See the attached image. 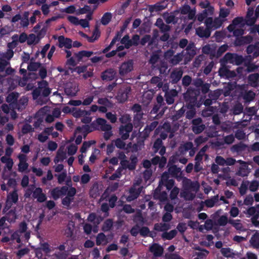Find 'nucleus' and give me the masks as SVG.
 Instances as JSON below:
<instances>
[{"label":"nucleus","mask_w":259,"mask_h":259,"mask_svg":"<svg viewBox=\"0 0 259 259\" xmlns=\"http://www.w3.org/2000/svg\"><path fill=\"white\" fill-rule=\"evenodd\" d=\"M200 95L199 90L189 88L184 94V99L186 106L190 107H200L202 103L198 101V97Z\"/></svg>","instance_id":"f257e3e1"},{"label":"nucleus","mask_w":259,"mask_h":259,"mask_svg":"<svg viewBox=\"0 0 259 259\" xmlns=\"http://www.w3.org/2000/svg\"><path fill=\"white\" fill-rule=\"evenodd\" d=\"M222 60L226 63H230L238 66L244 62L245 59L242 55L237 53L228 52L225 55Z\"/></svg>","instance_id":"f03ea898"},{"label":"nucleus","mask_w":259,"mask_h":259,"mask_svg":"<svg viewBox=\"0 0 259 259\" xmlns=\"http://www.w3.org/2000/svg\"><path fill=\"white\" fill-rule=\"evenodd\" d=\"M91 127L92 132L100 129L102 131H110L112 129V126L110 124L107 123V121L103 118H97L95 120L92 122L89 125Z\"/></svg>","instance_id":"7ed1b4c3"},{"label":"nucleus","mask_w":259,"mask_h":259,"mask_svg":"<svg viewBox=\"0 0 259 259\" xmlns=\"http://www.w3.org/2000/svg\"><path fill=\"white\" fill-rule=\"evenodd\" d=\"M19 200V196L17 190L15 188L14 190L9 193L7 196V199L6 201V206L3 210L5 211L6 210H8L11 208L13 204L17 203Z\"/></svg>","instance_id":"20e7f679"},{"label":"nucleus","mask_w":259,"mask_h":259,"mask_svg":"<svg viewBox=\"0 0 259 259\" xmlns=\"http://www.w3.org/2000/svg\"><path fill=\"white\" fill-rule=\"evenodd\" d=\"M134 68V62L133 60H128L121 63L119 67V74L120 76H124L130 72Z\"/></svg>","instance_id":"39448f33"},{"label":"nucleus","mask_w":259,"mask_h":259,"mask_svg":"<svg viewBox=\"0 0 259 259\" xmlns=\"http://www.w3.org/2000/svg\"><path fill=\"white\" fill-rule=\"evenodd\" d=\"M136 184H134L129 189V195L126 197V200L128 202H131L138 198L140 195L143 188V186L139 188L136 187Z\"/></svg>","instance_id":"423d86ee"},{"label":"nucleus","mask_w":259,"mask_h":259,"mask_svg":"<svg viewBox=\"0 0 259 259\" xmlns=\"http://www.w3.org/2000/svg\"><path fill=\"white\" fill-rule=\"evenodd\" d=\"M68 191V187L63 186L61 187H56L50 191V194L52 198L56 200L60 197L64 196Z\"/></svg>","instance_id":"0eeeda50"},{"label":"nucleus","mask_w":259,"mask_h":259,"mask_svg":"<svg viewBox=\"0 0 259 259\" xmlns=\"http://www.w3.org/2000/svg\"><path fill=\"white\" fill-rule=\"evenodd\" d=\"M192 130L195 134H200L205 128V126L202 123V120L200 117L193 119L192 121Z\"/></svg>","instance_id":"6e6552de"},{"label":"nucleus","mask_w":259,"mask_h":259,"mask_svg":"<svg viewBox=\"0 0 259 259\" xmlns=\"http://www.w3.org/2000/svg\"><path fill=\"white\" fill-rule=\"evenodd\" d=\"M133 129L132 123H128L125 125H121L119 127V134L122 140H127L129 138L130 133Z\"/></svg>","instance_id":"1a4fd4ad"},{"label":"nucleus","mask_w":259,"mask_h":259,"mask_svg":"<svg viewBox=\"0 0 259 259\" xmlns=\"http://www.w3.org/2000/svg\"><path fill=\"white\" fill-rule=\"evenodd\" d=\"M152 149L155 153L159 151V154L161 156L164 155L166 152V147L163 145V143L161 139H157L155 141Z\"/></svg>","instance_id":"9d476101"},{"label":"nucleus","mask_w":259,"mask_h":259,"mask_svg":"<svg viewBox=\"0 0 259 259\" xmlns=\"http://www.w3.org/2000/svg\"><path fill=\"white\" fill-rule=\"evenodd\" d=\"M32 197L36 199L37 201L40 203L45 202L47 199L46 195L43 193L42 188L40 187L36 188L33 190Z\"/></svg>","instance_id":"9b49d317"},{"label":"nucleus","mask_w":259,"mask_h":259,"mask_svg":"<svg viewBox=\"0 0 259 259\" xmlns=\"http://www.w3.org/2000/svg\"><path fill=\"white\" fill-rule=\"evenodd\" d=\"M253 38L250 35H247L244 36H240V37H236L234 41V45L235 46H242L245 45H248L251 43L252 41Z\"/></svg>","instance_id":"f8f14e48"},{"label":"nucleus","mask_w":259,"mask_h":259,"mask_svg":"<svg viewBox=\"0 0 259 259\" xmlns=\"http://www.w3.org/2000/svg\"><path fill=\"white\" fill-rule=\"evenodd\" d=\"M19 160V163L18 164V171L19 172H23L27 169L28 167V164L27 163L26 155L24 154H19L18 156Z\"/></svg>","instance_id":"ddd939ff"},{"label":"nucleus","mask_w":259,"mask_h":259,"mask_svg":"<svg viewBox=\"0 0 259 259\" xmlns=\"http://www.w3.org/2000/svg\"><path fill=\"white\" fill-rule=\"evenodd\" d=\"M162 184L166 187L167 190H171L174 187L175 181L173 179H168V176L165 172L163 173L161 179Z\"/></svg>","instance_id":"4468645a"},{"label":"nucleus","mask_w":259,"mask_h":259,"mask_svg":"<svg viewBox=\"0 0 259 259\" xmlns=\"http://www.w3.org/2000/svg\"><path fill=\"white\" fill-rule=\"evenodd\" d=\"M247 82L252 87L259 88V70L256 73H252L248 75Z\"/></svg>","instance_id":"2eb2a0df"},{"label":"nucleus","mask_w":259,"mask_h":259,"mask_svg":"<svg viewBox=\"0 0 259 259\" xmlns=\"http://www.w3.org/2000/svg\"><path fill=\"white\" fill-rule=\"evenodd\" d=\"M131 92L130 87H127L123 90H120L117 96V99L120 103H124L127 101L128 95Z\"/></svg>","instance_id":"dca6fc26"},{"label":"nucleus","mask_w":259,"mask_h":259,"mask_svg":"<svg viewBox=\"0 0 259 259\" xmlns=\"http://www.w3.org/2000/svg\"><path fill=\"white\" fill-rule=\"evenodd\" d=\"M254 14V9L253 8L249 7L247 12L246 16V24L247 25L252 26L253 25L255 22H256V19L258 17H253Z\"/></svg>","instance_id":"f3484780"},{"label":"nucleus","mask_w":259,"mask_h":259,"mask_svg":"<svg viewBox=\"0 0 259 259\" xmlns=\"http://www.w3.org/2000/svg\"><path fill=\"white\" fill-rule=\"evenodd\" d=\"M211 30L206 27L199 26L196 29V34L201 38H208L210 37Z\"/></svg>","instance_id":"a211bd4d"},{"label":"nucleus","mask_w":259,"mask_h":259,"mask_svg":"<svg viewBox=\"0 0 259 259\" xmlns=\"http://www.w3.org/2000/svg\"><path fill=\"white\" fill-rule=\"evenodd\" d=\"M59 47L62 48L64 47L67 49L72 48V40L69 38H65L64 36L61 35L58 37Z\"/></svg>","instance_id":"6ab92c4d"},{"label":"nucleus","mask_w":259,"mask_h":259,"mask_svg":"<svg viewBox=\"0 0 259 259\" xmlns=\"http://www.w3.org/2000/svg\"><path fill=\"white\" fill-rule=\"evenodd\" d=\"M183 71L181 69H175L170 74V82L172 84L177 83L182 78Z\"/></svg>","instance_id":"aec40b11"},{"label":"nucleus","mask_w":259,"mask_h":259,"mask_svg":"<svg viewBox=\"0 0 259 259\" xmlns=\"http://www.w3.org/2000/svg\"><path fill=\"white\" fill-rule=\"evenodd\" d=\"M149 250L155 257H160L163 253V247L158 243H153L150 247Z\"/></svg>","instance_id":"412c9836"},{"label":"nucleus","mask_w":259,"mask_h":259,"mask_svg":"<svg viewBox=\"0 0 259 259\" xmlns=\"http://www.w3.org/2000/svg\"><path fill=\"white\" fill-rule=\"evenodd\" d=\"M115 72L113 69H109L102 73L101 78L103 80L111 81L115 77Z\"/></svg>","instance_id":"4be33fe9"},{"label":"nucleus","mask_w":259,"mask_h":259,"mask_svg":"<svg viewBox=\"0 0 259 259\" xmlns=\"http://www.w3.org/2000/svg\"><path fill=\"white\" fill-rule=\"evenodd\" d=\"M183 183L185 188L190 190H196L199 187L197 182L192 181L189 179H186L184 180Z\"/></svg>","instance_id":"5701e85b"},{"label":"nucleus","mask_w":259,"mask_h":259,"mask_svg":"<svg viewBox=\"0 0 259 259\" xmlns=\"http://www.w3.org/2000/svg\"><path fill=\"white\" fill-rule=\"evenodd\" d=\"M6 220L10 223H14L17 219L15 208L10 210L4 216Z\"/></svg>","instance_id":"b1692460"},{"label":"nucleus","mask_w":259,"mask_h":259,"mask_svg":"<svg viewBox=\"0 0 259 259\" xmlns=\"http://www.w3.org/2000/svg\"><path fill=\"white\" fill-rule=\"evenodd\" d=\"M94 54L92 51H81L75 53L74 56L77 59L78 62H80L83 57H90Z\"/></svg>","instance_id":"393cba45"},{"label":"nucleus","mask_w":259,"mask_h":259,"mask_svg":"<svg viewBox=\"0 0 259 259\" xmlns=\"http://www.w3.org/2000/svg\"><path fill=\"white\" fill-rule=\"evenodd\" d=\"M250 243L254 248H259V233L255 232L250 239Z\"/></svg>","instance_id":"a878e982"},{"label":"nucleus","mask_w":259,"mask_h":259,"mask_svg":"<svg viewBox=\"0 0 259 259\" xmlns=\"http://www.w3.org/2000/svg\"><path fill=\"white\" fill-rule=\"evenodd\" d=\"M177 95V93L176 90H172L170 93H166L165 97V101L166 103L168 105H171L174 103V97L176 96Z\"/></svg>","instance_id":"bb28decb"},{"label":"nucleus","mask_w":259,"mask_h":259,"mask_svg":"<svg viewBox=\"0 0 259 259\" xmlns=\"http://www.w3.org/2000/svg\"><path fill=\"white\" fill-rule=\"evenodd\" d=\"M239 162L240 163H243L244 165H242L239 167L238 171L236 172V174L241 177H245L248 175V171L247 169V166L245 164V163L244 161L240 160Z\"/></svg>","instance_id":"cd10ccee"},{"label":"nucleus","mask_w":259,"mask_h":259,"mask_svg":"<svg viewBox=\"0 0 259 259\" xmlns=\"http://www.w3.org/2000/svg\"><path fill=\"white\" fill-rule=\"evenodd\" d=\"M19 97V94L17 92H12L6 97V101L10 104L16 103Z\"/></svg>","instance_id":"c85d7f7f"},{"label":"nucleus","mask_w":259,"mask_h":259,"mask_svg":"<svg viewBox=\"0 0 259 259\" xmlns=\"http://www.w3.org/2000/svg\"><path fill=\"white\" fill-rule=\"evenodd\" d=\"M76 132L78 133L82 132L84 134V138H85L88 133L92 132V130L89 125L85 124L83 125L82 126L77 127Z\"/></svg>","instance_id":"c756f323"},{"label":"nucleus","mask_w":259,"mask_h":259,"mask_svg":"<svg viewBox=\"0 0 259 259\" xmlns=\"http://www.w3.org/2000/svg\"><path fill=\"white\" fill-rule=\"evenodd\" d=\"M177 231L176 230H172L169 232H165L162 233L161 237L163 239L165 240H170L172 239L177 234Z\"/></svg>","instance_id":"7c9ffc66"},{"label":"nucleus","mask_w":259,"mask_h":259,"mask_svg":"<svg viewBox=\"0 0 259 259\" xmlns=\"http://www.w3.org/2000/svg\"><path fill=\"white\" fill-rule=\"evenodd\" d=\"M153 197L155 199L159 200L161 202L168 200L167 193L165 191H162L157 194H153Z\"/></svg>","instance_id":"2f4dec72"},{"label":"nucleus","mask_w":259,"mask_h":259,"mask_svg":"<svg viewBox=\"0 0 259 259\" xmlns=\"http://www.w3.org/2000/svg\"><path fill=\"white\" fill-rule=\"evenodd\" d=\"M139 233L140 235L143 237L149 236L153 238L154 236L150 232L148 227L144 226L142 228H140Z\"/></svg>","instance_id":"473e14b6"},{"label":"nucleus","mask_w":259,"mask_h":259,"mask_svg":"<svg viewBox=\"0 0 259 259\" xmlns=\"http://www.w3.org/2000/svg\"><path fill=\"white\" fill-rule=\"evenodd\" d=\"M168 171L172 177H177L181 172V168L177 167L176 165H172L168 167Z\"/></svg>","instance_id":"72a5a7b5"},{"label":"nucleus","mask_w":259,"mask_h":259,"mask_svg":"<svg viewBox=\"0 0 259 259\" xmlns=\"http://www.w3.org/2000/svg\"><path fill=\"white\" fill-rule=\"evenodd\" d=\"M156 26H157L162 32H166L169 30V26L165 24L161 19H157L156 23Z\"/></svg>","instance_id":"f704fd0d"},{"label":"nucleus","mask_w":259,"mask_h":259,"mask_svg":"<svg viewBox=\"0 0 259 259\" xmlns=\"http://www.w3.org/2000/svg\"><path fill=\"white\" fill-rule=\"evenodd\" d=\"M113 220L111 219L106 220L103 223L102 230L104 232H107L111 230L113 227Z\"/></svg>","instance_id":"c9c22d12"},{"label":"nucleus","mask_w":259,"mask_h":259,"mask_svg":"<svg viewBox=\"0 0 259 259\" xmlns=\"http://www.w3.org/2000/svg\"><path fill=\"white\" fill-rule=\"evenodd\" d=\"M153 42V40L151 38V36L149 34L145 35L141 40H140V44L142 46H145L147 43H148L149 46L152 45Z\"/></svg>","instance_id":"e433bc0d"},{"label":"nucleus","mask_w":259,"mask_h":259,"mask_svg":"<svg viewBox=\"0 0 259 259\" xmlns=\"http://www.w3.org/2000/svg\"><path fill=\"white\" fill-rule=\"evenodd\" d=\"M195 44L194 42H190L186 47L187 54L190 57H193L196 54V51L194 50Z\"/></svg>","instance_id":"4c0bfd02"},{"label":"nucleus","mask_w":259,"mask_h":259,"mask_svg":"<svg viewBox=\"0 0 259 259\" xmlns=\"http://www.w3.org/2000/svg\"><path fill=\"white\" fill-rule=\"evenodd\" d=\"M229 223L232 225L237 230L242 231L243 230L242 224L239 220L235 221L230 219L229 220Z\"/></svg>","instance_id":"58836bf2"},{"label":"nucleus","mask_w":259,"mask_h":259,"mask_svg":"<svg viewBox=\"0 0 259 259\" xmlns=\"http://www.w3.org/2000/svg\"><path fill=\"white\" fill-rule=\"evenodd\" d=\"M165 9V7L163 5L160 4H155L153 5H149V11L150 13H153L154 12H159L161 11L162 10Z\"/></svg>","instance_id":"ea45409f"},{"label":"nucleus","mask_w":259,"mask_h":259,"mask_svg":"<svg viewBox=\"0 0 259 259\" xmlns=\"http://www.w3.org/2000/svg\"><path fill=\"white\" fill-rule=\"evenodd\" d=\"M41 66L40 62H30L28 65L27 69L30 71H35Z\"/></svg>","instance_id":"a19ab883"},{"label":"nucleus","mask_w":259,"mask_h":259,"mask_svg":"<svg viewBox=\"0 0 259 259\" xmlns=\"http://www.w3.org/2000/svg\"><path fill=\"white\" fill-rule=\"evenodd\" d=\"M188 109L186 113V117L188 119H192L196 114V107H190L186 106Z\"/></svg>","instance_id":"79ce46f5"},{"label":"nucleus","mask_w":259,"mask_h":259,"mask_svg":"<svg viewBox=\"0 0 259 259\" xmlns=\"http://www.w3.org/2000/svg\"><path fill=\"white\" fill-rule=\"evenodd\" d=\"M99 190L97 184H95L93 185L92 187L90 190V195L93 198H96L99 195Z\"/></svg>","instance_id":"37998d69"},{"label":"nucleus","mask_w":259,"mask_h":259,"mask_svg":"<svg viewBox=\"0 0 259 259\" xmlns=\"http://www.w3.org/2000/svg\"><path fill=\"white\" fill-rule=\"evenodd\" d=\"M112 15L109 12L105 13L101 18V23L104 25H107L111 21Z\"/></svg>","instance_id":"c03bdc74"},{"label":"nucleus","mask_w":259,"mask_h":259,"mask_svg":"<svg viewBox=\"0 0 259 259\" xmlns=\"http://www.w3.org/2000/svg\"><path fill=\"white\" fill-rule=\"evenodd\" d=\"M124 140H122V139L120 138H117L115 140L112 141V142H114L115 146L119 149H125L126 144L123 141Z\"/></svg>","instance_id":"a18cd8bd"},{"label":"nucleus","mask_w":259,"mask_h":259,"mask_svg":"<svg viewBox=\"0 0 259 259\" xmlns=\"http://www.w3.org/2000/svg\"><path fill=\"white\" fill-rule=\"evenodd\" d=\"M120 42L124 45V47L126 49H129L132 47L131 44V40L130 39L129 35L126 34L124 35L121 39Z\"/></svg>","instance_id":"49530a36"},{"label":"nucleus","mask_w":259,"mask_h":259,"mask_svg":"<svg viewBox=\"0 0 259 259\" xmlns=\"http://www.w3.org/2000/svg\"><path fill=\"white\" fill-rule=\"evenodd\" d=\"M219 74L221 76L226 77L227 78L232 77V75H229L231 71L226 67H222L219 69Z\"/></svg>","instance_id":"de8ad7c7"},{"label":"nucleus","mask_w":259,"mask_h":259,"mask_svg":"<svg viewBox=\"0 0 259 259\" xmlns=\"http://www.w3.org/2000/svg\"><path fill=\"white\" fill-rule=\"evenodd\" d=\"M180 192V189L177 187H174L170 191L169 198L171 200L177 198Z\"/></svg>","instance_id":"09e8293b"},{"label":"nucleus","mask_w":259,"mask_h":259,"mask_svg":"<svg viewBox=\"0 0 259 259\" xmlns=\"http://www.w3.org/2000/svg\"><path fill=\"white\" fill-rule=\"evenodd\" d=\"M34 131V128H33L32 126L28 123H25L24 124L21 130V132L24 135L27 134L29 133L33 132Z\"/></svg>","instance_id":"8fccbe9b"},{"label":"nucleus","mask_w":259,"mask_h":259,"mask_svg":"<svg viewBox=\"0 0 259 259\" xmlns=\"http://www.w3.org/2000/svg\"><path fill=\"white\" fill-rule=\"evenodd\" d=\"M246 145L241 142L239 144L234 145L233 146V149L234 151L237 152H240L245 150Z\"/></svg>","instance_id":"3c124183"},{"label":"nucleus","mask_w":259,"mask_h":259,"mask_svg":"<svg viewBox=\"0 0 259 259\" xmlns=\"http://www.w3.org/2000/svg\"><path fill=\"white\" fill-rule=\"evenodd\" d=\"M106 237L103 233H100L96 237V244L100 245L103 242H106Z\"/></svg>","instance_id":"603ef678"},{"label":"nucleus","mask_w":259,"mask_h":259,"mask_svg":"<svg viewBox=\"0 0 259 259\" xmlns=\"http://www.w3.org/2000/svg\"><path fill=\"white\" fill-rule=\"evenodd\" d=\"M66 158V153L64 152H58L54 159V162L58 163L59 161H63Z\"/></svg>","instance_id":"864d4df0"},{"label":"nucleus","mask_w":259,"mask_h":259,"mask_svg":"<svg viewBox=\"0 0 259 259\" xmlns=\"http://www.w3.org/2000/svg\"><path fill=\"white\" fill-rule=\"evenodd\" d=\"M221 95V91L220 90H215L213 92H210L208 96L210 98H211L214 101L217 100Z\"/></svg>","instance_id":"5fc2aeb1"},{"label":"nucleus","mask_w":259,"mask_h":259,"mask_svg":"<svg viewBox=\"0 0 259 259\" xmlns=\"http://www.w3.org/2000/svg\"><path fill=\"white\" fill-rule=\"evenodd\" d=\"M99 104L102 105L103 106L110 107L111 105V101L108 100L107 98H99L97 101Z\"/></svg>","instance_id":"6e6d98bb"},{"label":"nucleus","mask_w":259,"mask_h":259,"mask_svg":"<svg viewBox=\"0 0 259 259\" xmlns=\"http://www.w3.org/2000/svg\"><path fill=\"white\" fill-rule=\"evenodd\" d=\"M151 83L152 84H157L158 88L162 87L163 85L161 78L158 76L152 77L151 79Z\"/></svg>","instance_id":"4d7b16f0"},{"label":"nucleus","mask_w":259,"mask_h":259,"mask_svg":"<svg viewBox=\"0 0 259 259\" xmlns=\"http://www.w3.org/2000/svg\"><path fill=\"white\" fill-rule=\"evenodd\" d=\"M229 223V220L226 215H223L218 220V224L221 226H225L227 223Z\"/></svg>","instance_id":"13d9d810"},{"label":"nucleus","mask_w":259,"mask_h":259,"mask_svg":"<svg viewBox=\"0 0 259 259\" xmlns=\"http://www.w3.org/2000/svg\"><path fill=\"white\" fill-rule=\"evenodd\" d=\"M230 13V9L225 8H221L220 10L219 16L220 18H225L229 15Z\"/></svg>","instance_id":"bf43d9fd"},{"label":"nucleus","mask_w":259,"mask_h":259,"mask_svg":"<svg viewBox=\"0 0 259 259\" xmlns=\"http://www.w3.org/2000/svg\"><path fill=\"white\" fill-rule=\"evenodd\" d=\"M140 37L138 34L133 35L132 39H130L132 47L133 46H138L140 44Z\"/></svg>","instance_id":"052dcab7"},{"label":"nucleus","mask_w":259,"mask_h":259,"mask_svg":"<svg viewBox=\"0 0 259 259\" xmlns=\"http://www.w3.org/2000/svg\"><path fill=\"white\" fill-rule=\"evenodd\" d=\"M119 120L121 123L126 124L128 123H131V118L128 114H126L122 115L119 118Z\"/></svg>","instance_id":"680f3d73"},{"label":"nucleus","mask_w":259,"mask_h":259,"mask_svg":"<svg viewBox=\"0 0 259 259\" xmlns=\"http://www.w3.org/2000/svg\"><path fill=\"white\" fill-rule=\"evenodd\" d=\"M258 187L259 182L257 181H253L249 186V190L251 192H255L257 190Z\"/></svg>","instance_id":"e2e57ef3"},{"label":"nucleus","mask_w":259,"mask_h":259,"mask_svg":"<svg viewBox=\"0 0 259 259\" xmlns=\"http://www.w3.org/2000/svg\"><path fill=\"white\" fill-rule=\"evenodd\" d=\"M106 117L112 123H115L117 121L116 114H113L111 112H108L106 113Z\"/></svg>","instance_id":"0e129e2a"},{"label":"nucleus","mask_w":259,"mask_h":259,"mask_svg":"<svg viewBox=\"0 0 259 259\" xmlns=\"http://www.w3.org/2000/svg\"><path fill=\"white\" fill-rule=\"evenodd\" d=\"M235 137L238 140H243L245 138V133L242 130L238 129L235 133Z\"/></svg>","instance_id":"69168bd1"},{"label":"nucleus","mask_w":259,"mask_h":259,"mask_svg":"<svg viewBox=\"0 0 259 259\" xmlns=\"http://www.w3.org/2000/svg\"><path fill=\"white\" fill-rule=\"evenodd\" d=\"M140 225L139 224H136L130 230L131 234L134 236L136 237L138 233H139Z\"/></svg>","instance_id":"338daca9"},{"label":"nucleus","mask_w":259,"mask_h":259,"mask_svg":"<svg viewBox=\"0 0 259 259\" xmlns=\"http://www.w3.org/2000/svg\"><path fill=\"white\" fill-rule=\"evenodd\" d=\"M182 84L184 87H188L191 83L192 78L189 75H185L182 78Z\"/></svg>","instance_id":"774afa93"}]
</instances>
